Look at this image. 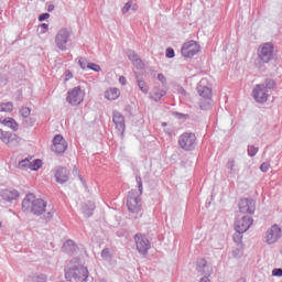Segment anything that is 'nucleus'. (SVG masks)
Instances as JSON below:
<instances>
[{
	"label": "nucleus",
	"mask_w": 282,
	"mask_h": 282,
	"mask_svg": "<svg viewBox=\"0 0 282 282\" xmlns=\"http://www.w3.org/2000/svg\"><path fill=\"white\" fill-rule=\"evenodd\" d=\"M65 279L68 282H94V278L89 276L87 267L80 263H74L73 261L65 269Z\"/></svg>",
	"instance_id": "1"
},
{
	"label": "nucleus",
	"mask_w": 282,
	"mask_h": 282,
	"mask_svg": "<svg viewBox=\"0 0 282 282\" xmlns=\"http://www.w3.org/2000/svg\"><path fill=\"white\" fill-rule=\"evenodd\" d=\"M46 208L47 202H44L43 198H36L34 194H26L22 200V212L31 213L32 215H36V217H41Z\"/></svg>",
	"instance_id": "2"
},
{
	"label": "nucleus",
	"mask_w": 282,
	"mask_h": 282,
	"mask_svg": "<svg viewBox=\"0 0 282 282\" xmlns=\"http://www.w3.org/2000/svg\"><path fill=\"white\" fill-rule=\"evenodd\" d=\"M276 58V53L274 52V44L267 42L259 46L258 48V61L260 65H265L271 63Z\"/></svg>",
	"instance_id": "3"
},
{
	"label": "nucleus",
	"mask_w": 282,
	"mask_h": 282,
	"mask_svg": "<svg viewBox=\"0 0 282 282\" xmlns=\"http://www.w3.org/2000/svg\"><path fill=\"white\" fill-rule=\"evenodd\" d=\"M178 147L183 151H195L197 147V137L193 132H184L178 137Z\"/></svg>",
	"instance_id": "4"
},
{
	"label": "nucleus",
	"mask_w": 282,
	"mask_h": 282,
	"mask_svg": "<svg viewBox=\"0 0 282 282\" xmlns=\"http://www.w3.org/2000/svg\"><path fill=\"white\" fill-rule=\"evenodd\" d=\"M70 39H72V31H69L67 28H63L55 35V46L61 52H66L67 43H69Z\"/></svg>",
	"instance_id": "5"
},
{
	"label": "nucleus",
	"mask_w": 282,
	"mask_h": 282,
	"mask_svg": "<svg viewBox=\"0 0 282 282\" xmlns=\"http://www.w3.org/2000/svg\"><path fill=\"white\" fill-rule=\"evenodd\" d=\"M134 241L138 252L143 257H147L149 250H151V241H149V238L142 234H135Z\"/></svg>",
	"instance_id": "6"
},
{
	"label": "nucleus",
	"mask_w": 282,
	"mask_h": 282,
	"mask_svg": "<svg viewBox=\"0 0 282 282\" xmlns=\"http://www.w3.org/2000/svg\"><path fill=\"white\" fill-rule=\"evenodd\" d=\"M85 96V91L80 88V86L74 87L72 90L68 91L66 97V102H69L73 107H78L80 102H83Z\"/></svg>",
	"instance_id": "7"
},
{
	"label": "nucleus",
	"mask_w": 282,
	"mask_h": 282,
	"mask_svg": "<svg viewBox=\"0 0 282 282\" xmlns=\"http://www.w3.org/2000/svg\"><path fill=\"white\" fill-rule=\"evenodd\" d=\"M181 53L184 58H193V56L199 54V44L194 40L185 42L181 48Z\"/></svg>",
	"instance_id": "8"
},
{
	"label": "nucleus",
	"mask_w": 282,
	"mask_h": 282,
	"mask_svg": "<svg viewBox=\"0 0 282 282\" xmlns=\"http://www.w3.org/2000/svg\"><path fill=\"white\" fill-rule=\"evenodd\" d=\"M127 207L129 213L138 215V213H140L142 209V200L139 196H135V194L129 193L127 196Z\"/></svg>",
	"instance_id": "9"
},
{
	"label": "nucleus",
	"mask_w": 282,
	"mask_h": 282,
	"mask_svg": "<svg viewBox=\"0 0 282 282\" xmlns=\"http://www.w3.org/2000/svg\"><path fill=\"white\" fill-rule=\"evenodd\" d=\"M238 208L242 214L254 215L257 203L252 198H241L238 203Z\"/></svg>",
	"instance_id": "10"
},
{
	"label": "nucleus",
	"mask_w": 282,
	"mask_h": 282,
	"mask_svg": "<svg viewBox=\"0 0 282 282\" xmlns=\"http://www.w3.org/2000/svg\"><path fill=\"white\" fill-rule=\"evenodd\" d=\"M270 97V93L263 88L260 84L256 85L252 90V98L256 100V102H259L260 105H263L264 102H268V98Z\"/></svg>",
	"instance_id": "11"
},
{
	"label": "nucleus",
	"mask_w": 282,
	"mask_h": 282,
	"mask_svg": "<svg viewBox=\"0 0 282 282\" xmlns=\"http://www.w3.org/2000/svg\"><path fill=\"white\" fill-rule=\"evenodd\" d=\"M51 151L56 153V155H62V153H65L67 151V141H65V138L61 134H56L53 138V145L51 148Z\"/></svg>",
	"instance_id": "12"
},
{
	"label": "nucleus",
	"mask_w": 282,
	"mask_h": 282,
	"mask_svg": "<svg viewBox=\"0 0 282 282\" xmlns=\"http://www.w3.org/2000/svg\"><path fill=\"white\" fill-rule=\"evenodd\" d=\"M265 242L270 245L276 243L279 239H281V229L279 225H273L270 229L265 232Z\"/></svg>",
	"instance_id": "13"
},
{
	"label": "nucleus",
	"mask_w": 282,
	"mask_h": 282,
	"mask_svg": "<svg viewBox=\"0 0 282 282\" xmlns=\"http://www.w3.org/2000/svg\"><path fill=\"white\" fill-rule=\"evenodd\" d=\"M55 182H57V184H67V182H69V170H67V167L64 166H57L55 167Z\"/></svg>",
	"instance_id": "14"
},
{
	"label": "nucleus",
	"mask_w": 282,
	"mask_h": 282,
	"mask_svg": "<svg viewBox=\"0 0 282 282\" xmlns=\"http://www.w3.org/2000/svg\"><path fill=\"white\" fill-rule=\"evenodd\" d=\"M253 219L250 216H243L241 219L235 223V230H239L240 232H248L250 230V226L253 224Z\"/></svg>",
	"instance_id": "15"
},
{
	"label": "nucleus",
	"mask_w": 282,
	"mask_h": 282,
	"mask_svg": "<svg viewBox=\"0 0 282 282\" xmlns=\"http://www.w3.org/2000/svg\"><path fill=\"white\" fill-rule=\"evenodd\" d=\"M112 122L116 124V129L124 133L126 124H124V116L118 111L112 112Z\"/></svg>",
	"instance_id": "16"
},
{
	"label": "nucleus",
	"mask_w": 282,
	"mask_h": 282,
	"mask_svg": "<svg viewBox=\"0 0 282 282\" xmlns=\"http://www.w3.org/2000/svg\"><path fill=\"white\" fill-rule=\"evenodd\" d=\"M19 196L20 194L17 189H4L1 193V197L4 202H14V199H19Z\"/></svg>",
	"instance_id": "17"
},
{
	"label": "nucleus",
	"mask_w": 282,
	"mask_h": 282,
	"mask_svg": "<svg viewBox=\"0 0 282 282\" xmlns=\"http://www.w3.org/2000/svg\"><path fill=\"white\" fill-rule=\"evenodd\" d=\"M94 210H96V203L93 200H87L82 207V213L86 218L91 217V215H94Z\"/></svg>",
	"instance_id": "18"
},
{
	"label": "nucleus",
	"mask_w": 282,
	"mask_h": 282,
	"mask_svg": "<svg viewBox=\"0 0 282 282\" xmlns=\"http://www.w3.org/2000/svg\"><path fill=\"white\" fill-rule=\"evenodd\" d=\"M63 250L70 256L78 254V246H76L74 240H67L66 242H64Z\"/></svg>",
	"instance_id": "19"
},
{
	"label": "nucleus",
	"mask_w": 282,
	"mask_h": 282,
	"mask_svg": "<svg viewBox=\"0 0 282 282\" xmlns=\"http://www.w3.org/2000/svg\"><path fill=\"white\" fill-rule=\"evenodd\" d=\"M126 54H127L129 61H131L134 65H137V67L142 68V59L140 58V56H138V55L135 54V51H133V50H128V51L126 52Z\"/></svg>",
	"instance_id": "20"
},
{
	"label": "nucleus",
	"mask_w": 282,
	"mask_h": 282,
	"mask_svg": "<svg viewBox=\"0 0 282 282\" xmlns=\"http://www.w3.org/2000/svg\"><path fill=\"white\" fill-rule=\"evenodd\" d=\"M208 262L206 259H198L196 261V271L198 274H208Z\"/></svg>",
	"instance_id": "21"
},
{
	"label": "nucleus",
	"mask_w": 282,
	"mask_h": 282,
	"mask_svg": "<svg viewBox=\"0 0 282 282\" xmlns=\"http://www.w3.org/2000/svg\"><path fill=\"white\" fill-rule=\"evenodd\" d=\"M197 94L200 98H213V89L208 88L207 86H197Z\"/></svg>",
	"instance_id": "22"
},
{
	"label": "nucleus",
	"mask_w": 282,
	"mask_h": 282,
	"mask_svg": "<svg viewBox=\"0 0 282 282\" xmlns=\"http://www.w3.org/2000/svg\"><path fill=\"white\" fill-rule=\"evenodd\" d=\"M226 169L229 175H237L239 173V167L237 166V161L235 159H229L226 163Z\"/></svg>",
	"instance_id": "23"
},
{
	"label": "nucleus",
	"mask_w": 282,
	"mask_h": 282,
	"mask_svg": "<svg viewBox=\"0 0 282 282\" xmlns=\"http://www.w3.org/2000/svg\"><path fill=\"white\" fill-rule=\"evenodd\" d=\"M105 98L107 100H118L120 98V89L118 88H109L105 91Z\"/></svg>",
	"instance_id": "24"
},
{
	"label": "nucleus",
	"mask_w": 282,
	"mask_h": 282,
	"mask_svg": "<svg viewBox=\"0 0 282 282\" xmlns=\"http://www.w3.org/2000/svg\"><path fill=\"white\" fill-rule=\"evenodd\" d=\"M1 124H4V127H9V129H12V131H19V123H17V120L13 118H4L3 120L0 119Z\"/></svg>",
	"instance_id": "25"
},
{
	"label": "nucleus",
	"mask_w": 282,
	"mask_h": 282,
	"mask_svg": "<svg viewBox=\"0 0 282 282\" xmlns=\"http://www.w3.org/2000/svg\"><path fill=\"white\" fill-rule=\"evenodd\" d=\"M198 106L202 111H210L213 109V98L200 99Z\"/></svg>",
	"instance_id": "26"
},
{
	"label": "nucleus",
	"mask_w": 282,
	"mask_h": 282,
	"mask_svg": "<svg viewBox=\"0 0 282 282\" xmlns=\"http://www.w3.org/2000/svg\"><path fill=\"white\" fill-rule=\"evenodd\" d=\"M260 86H263V89H265L269 94L270 91L276 89V82L272 78H267L264 83L259 84Z\"/></svg>",
	"instance_id": "27"
},
{
	"label": "nucleus",
	"mask_w": 282,
	"mask_h": 282,
	"mask_svg": "<svg viewBox=\"0 0 282 282\" xmlns=\"http://www.w3.org/2000/svg\"><path fill=\"white\" fill-rule=\"evenodd\" d=\"M19 142H21V138H19V135L15 133L10 132L9 142L6 144H8V147H19Z\"/></svg>",
	"instance_id": "28"
},
{
	"label": "nucleus",
	"mask_w": 282,
	"mask_h": 282,
	"mask_svg": "<svg viewBox=\"0 0 282 282\" xmlns=\"http://www.w3.org/2000/svg\"><path fill=\"white\" fill-rule=\"evenodd\" d=\"M164 96H166V91L158 89L153 91L150 98L154 100V102H160Z\"/></svg>",
	"instance_id": "29"
},
{
	"label": "nucleus",
	"mask_w": 282,
	"mask_h": 282,
	"mask_svg": "<svg viewBox=\"0 0 282 282\" xmlns=\"http://www.w3.org/2000/svg\"><path fill=\"white\" fill-rule=\"evenodd\" d=\"M12 109H14V104H12V101L0 102V113L1 112L10 113Z\"/></svg>",
	"instance_id": "30"
},
{
	"label": "nucleus",
	"mask_w": 282,
	"mask_h": 282,
	"mask_svg": "<svg viewBox=\"0 0 282 282\" xmlns=\"http://www.w3.org/2000/svg\"><path fill=\"white\" fill-rule=\"evenodd\" d=\"M231 257L232 259H241L243 257V248L241 245H238L237 248L232 249Z\"/></svg>",
	"instance_id": "31"
},
{
	"label": "nucleus",
	"mask_w": 282,
	"mask_h": 282,
	"mask_svg": "<svg viewBox=\"0 0 282 282\" xmlns=\"http://www.w3.org/2000/svg\"><path fill=\"white\" fill-rule=\"evenodd\" d=\"M101 259H104V261H109L111 259H113V254H111V249L109 248H105L101 250Z\"/></svg>",
	"instance_id": "32"
},
{
	"label": "nucleus",
	"mask_w": 282,
	"mask_h": 282,
	"mask_svg": "<svg viewBox=\"0 0 282 282\" xmlns=\"http://www.w3.org/2000/svg\"><path fill=\"white\" fill-rule=\"evenodd\" d=\"M41 166H43V161H41V159H36L31 161L30 170L39 171Z\"/></svg>",
	"instance_id": "33"
},
{
	"label": "nucleus",
	"mask_w": 282,
	"mask_h": 282,
	"mask_svg": "<svg viewBox=\"0 0 282 282\" xmlns=\"http://www.w3.org/2000/svg\"><path fill=\"white\" fill-rule=\"evenodd\" d=\"M137 83H138V87H139L140 91H142V94H149V87L147 86V83H144V80L139 79L137 77Z\"/></svg>",
	"instance_id": "34"
},
{
	"label": "nucleus",
	"mask_w": 282,
	"mask_h": 282,
	"mask_svg": "<svg viewBox=\"0 0 282 282\" xmlns=\"http://www.w3.org/2000/svg\"><path fill=\"white\" fill-rule=\"evenodd\" d=\"M247 153H248L249 158H254V155H257V153H259V148H257L254 145H248Z\"/></svg>",
	"instance_id": "35"
},
{
	"label": "nucleus",
	"mask_w": 282,
	"mask_h": 282,
	"mask_svg": "<svg viewBox=\"0 0 282 282\" xmlns=\"http://www.w3.org/2000/svg\"><path fill=\"white\" fill-rule=\"evenodd\" d=\"M243 232L245 231L236 230V232L234 235V241H235V243H238V246H240L239 243H241V239H243Z\"/></svg>",
	"instance_id": "36"
},
{
	"label": "nucleus",
	"mask_w": 282,
	"mask_h": 282,
	"mask_svg": "<svg viewBox=\"0 0 282 282\" xmlns=\"http://www.w3.org/2000/svg\"><path fill=\"white\" fill-rule=\"evenodd\" d=\"M30 113H32V110H30L29 107H22L20 110V115L22 118H24V120L30 118Z\"/></svg>",
	"instance_id": "37"
},
{
	"label": "nucleus",
	"mask_w": 282,
	"mask_h": 282,
	"mask_svg": "<svg viewBox=\"0 0 282 282\" xmlns=\"http://www.w3.org/2000/svg\"><path fill=\"white\" fill-rule=\"evenodd\" d=\"M10 133L8 131H2L0 129V140H2L4 142V144H7V142H10Z\"/></svg>",
	"instance_id": "38"
},
{
	"label": "nucleus",
	"mask_w": 282,
	"mask_h": 282,
	"mask_svg": "<svg viewBox=\"0 0 282 282\" xmlns=\"http://www.w3.org/2000/svg\"><path fill=\"white\" fill-rule=\"evenodd\" d=\"M31 162L29 159H24L19 162V169H30Z\"/></svg>",
	"instance_id": "39"
},
{
	"label": "nucleus",
	"mask_w": 282,
	"mask_h": 282,
	"mask_svg": "<svg viewBox=\"0 0 282 282\" xmlns=\"http://www.w3.org/2000/svg\"><path fill=\"white\" fill-rule=\"evenodd\" d=\"M137 187L139 189L140 195L143 193V186H142V177L140 175L135 176Z\"/></svg>",
	"instance_id": "40"
},
{
	"label": "nucleus",
	"mask_w": 282,
	"mask_h": 282,
	"mask_svg": "<svg viewBox=\"0 0 282 282\" xmlns=\"http://www.w3.org/2000/svg\"><path fill=\"white\" fill-rule=\"evenodd\" d=\"M33 282H47V275L41 273L33 279Z\"/></svg>",
	"instance_id": "41"
},
{
	"label": "nucleus",
	"mask_w": 282,
	"mask_h": 282,
	"mask_svg": "<svg viewBox=\"0 0 282 282\" xmlns=\"http://www.w3.org/2000/svg\"><path fill=\"white\" fill-rule=\"evenodd\" d=\"M78 63L82 69H87V65H89V62L85 57H80Z\"/></svg>",
	"instance_id": "42"
},
{
	"label": "nucleus",
	"mask_w": 282,
	"mask_h": 282,
	"mask_svg": "<svg viewBox=\"0 0 282 282\" xmlns=\"http://www.w3.org/2000/svg\"><path fill=\"white\" fill-rule=\"evenodd\" d=\"M131 6H132V0H129L124 7L121 9L122 14H127V12H129V10H131Z\"/></svg>",
	"instance_id": "43"
},
{
	"label": "nucleus",
	"mask_w": 282,
	"mask_h": 282,
	"mask_svg": "<svg viewBox=\"0 0 282 282\" xmlns=\"http://www.w3.org/2000/svg\"><path fill=\"white\" fill-rule=\"evenodd\" d=\"M165 56L166 58H175V50L172 47L166 48Z\"/></svg>",
	"instance_id": "44"
},
{
	"label": "nucleus",
	"mask_w": 282,
	"mask_h": 282,
	"mask_svg": "<svg viewBox=\"0 0 282 282\" xmlns=\"http://www.w3.org/2000/svg\"><path fill=\"white\" fill-rule=\"evenodd\" d=\"M87 69H91L93 72H100V65L89 63V64H87Z\"/></svg>",
	"instance_id": "45"
},
{
	"label": "nucleus",
	"mask_w": 282,
	"mask_h": 282,
	"mask_svg": "<svg viewBox=\"0 0 282 282\" xmlns=\"http://www.w3.org/2000/svg\"><path fill=\"white\" fill-rule=\"evenodd\" d=\"M260 171H261L262 173H268V171H270V163L263 162V163L260 165Z\"/></svg>",
	"instance_id": "46"
},
{
	"label": "nucleus",
	"mask_w": 282,
	"mask_h": 282,
	"mask_svg": "<svg viewBox=\"0 0 282 282\" xmlns=\"http://www.w3.org/2000/svg\"><path fill=\"white\" fill-rule=\"evenodd\" d=\"M176 118H178V120H188V118H191V116L184 115L182 112H176Z\"/></svg>",
	"instance_id": "47"
},
{
	"label": "nucleus",
	"mask_w": 282,
	"mask_h": 282,
	"mask_svg": "<svg viewBox=\"0 0 282 282\" xmlns=\"http://www.w3.org/2000/svg\"><path fill=\"white\" fill-rule=\"evenodd\" d=\"M272 276H282V269L281 268L273 269Z\"/></svg>",
	"instance_id": "48"
},
{
	"label": "nucleus",
	"mask_w": 282,
	"mask_h": 282,
	"mask_svg": "<svg viewBox=\"0 0 282 282\" xmlns=\"http://www.w3.org/2000/svg\"><path fill=\"white\" fill-rule=\"evenodd\" d=\"M54 217V210H50L45 216V221H51V219Z\"/></svg>",
	"instance_id": "49"
},
{
	"label": "nucleus",
	"mask_w": 282,
	"mask_h": 282,
	"mask_svg": "<svg viewBox=\"0 0 282 282\" xmlns=\"http://www.w3.org/2000/svg\"><path fill=\"white\" fill-rule=\"evenodd\" d=\"M47 19H50V13H42L39 17V21H41V22L47 21Z\"/></svg>",
	"instance_id": "50"
},
{
	"label": "nucleus",
	"mask_w": 282,
	"mask_h": 282,
	"mask_svg": "<svg viewBox=\"0 0 282 282\" xmlns=\"http://www.w3.org/2000/svg\"><path fill=\"white\" fill-rule=\"evenodd\" d=\"M158 80H160V83L164 85L166 83V77L164 76V74L160 73L158 75Z\"/></svg>",
	"instance_id": "51"
},
{
	"label": "nucleus",
	"mask_w": 282,
	"mask_h": 282,
	"mask_svg": "<svg viewBox=\"0 0 282 282\" xmlns=\"http://www.w3.org/2000/svg\"><path fill=\"white\" fill-rule=\"evenodd\" d=\"M23 122L26 123V127H32L35 121H34V119L29 117L28 119L23 120Z\"/></svg>",
	"instance_id": "52"
},
{
	"label": "nucleus",
	"mask_w": 282,
	"mask_h": 282,
	"mask_svg": "<svg viewBox=\"0 0 282 282\" xmlns=\"http://www.w3.org/2000/svg\"><path fill=\"white\" fill-rule=\"evenodd\" d=\"M40 28L43 30L42 33L45 34V32H47V30H50V24L42 23L40 25Z\"/></svg>",
	"instance_id": "53"
},
{
	"label": "nucleus",
	"mask_w": 282,
	"mask_h": 282,
	"mask_svg": "<svg viewBox=\"0 0 282 282\" xmlns=\"http://www.w3.org/2000/svg\"><path fill=\"white\" fill-rule=\"evenodd\" d=\"M65 76H66L65 80H69L70 78H74V74H72V70L69 69L65 72Z\"/></svg>",
	"instance_id": "54"
},
{
	"label": "nucleus",
	"mask_w": 282,
	"mask_h": 282,
	"mask_svg": "<svg viewBox=\"0 0 282 282\" xmlns=\"http://www.w3.org/2000/svg\"><path fill=\"white\" fill-rule=\"evenodd\" d=\"M119 83H120V85H127V77L120 76L119 77Z\"/></svg>",
	"instance_id": "55"
},
{
	"label": "nucleus",
	"mask_w": 282,
	"mask_h": 282,
	"mask_svg": "<svg viewBox=\"0 0 282 282\" xmlns=\"http://www.w3.org/2000/svg\"><path fill=\"white\" fill-rule=\"evenodd\" d=\"M138 8H139L138 4L133 3V0H132V6H131L130 10H132V12H137Z\"/></svg>",
	"instance_id": "56"
},
{
	"label": "nucleus",
	"mask_w": 282,
	"mask_h": 282,
	"mask_svg": "<svg viewBox=\"0 0 282 282\" xmlns=\"http://www.w3.org/2000/svg\"><path fill=\"white\" fill-rule=\"evenodd\" d=\"M54 4H48L47 6V12H54Z\"/></svg>",
	"instance_id": "57"
},
{
	"label": "nucleus",
	"mask_w": 282,
	"mask_h": 282,
	"mask_svg": "<svg viewBox=\"0 0 282 282\" xmlns=\"http://www.w3.org/2000/svg\"><path fill=\"white\" fill-rule=\"evenodd\" d=\"M162 127H166V122H163V123H162Z\"/></svg>",
	"instance_id": "58"
},
{
	"label": "nucleus",
	"mask_w": 282,
	"mask_h": 282,
	"mask_svg": "<svg viewBox=\"0 0 282 282\" xmlns=\"http://www.w3.org/2000/svg\"><path fill=\"white\" fill-rule=\"evenodd\" d=\"M0 227H1V223H0Z\"/></svg>",
	"instance_id": "59"
}]
</instances>
